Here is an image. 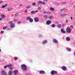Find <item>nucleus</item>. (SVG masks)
Segmentation results:
<instances>
[{
  "mask_svg": "<svg viewBox=\"0 0 75 75\" xmlns=\"http://www.w3.org/2000/svg\"><path fill=\"white\" fill-rule=\"evenodd\" d=\"M21 67L23 71H26V70H27V66H26V65H25V64H22L21 65Z\"/></svg>",
  "mask_w": 75,
  "mask_h": 75,
  "instance_id": "obj_1",
  "label": "nucleus"
},
{
  "mask_svg": "<svg viewBox=\"0 0 75 75\" xmlns=\"http://www.w3.org/2000/svg\"><path fill=\"white\" fill-rule=\"evenodd\" d=\"M66 31L68 33H70L71 32V29L69 28H67L66 29Z\"/></svg>",
  "mask_w": 75,
  "mask_h": 75,
  "instance_id": "obj_2",
  "label": "nucleus"
},
{
  "mask_svg": "<svg viewBox=\"0 0 75 75\" xmlns=\"http://www.w3.org/2000/svg\"><path fill=\"white\" fill-rule=\"evenodd\" d=\"M51 75H54V74H56L57 75V73L56 71L53 70L51 71Z\"/></svg>",
  "mask_w": 75,
  "mask_h": 75,
  "instance_id": "obj_3",
  "label": "nucleus"
},
{
  "mask_svg": "<svg viewBox=\"0 0 75 75\" xmlns=\"http://www.w3.org/2000/svg\"><path fill=\"white\" fill-rule=\"evenodd\" d=\"M2 75H7V74L6 72L4 71H2L1 72Z\"/></svg>",
  "mask_w": 75,
  "mask_h": 75,
  "instance_id": "obj_4",
  "label": "nucleus"
},
{
  "mask_svg": "<svg viewBox=\"0 0 75 75\" xmlns=\"http://www.w3.org/2000/svg\"><path fill=\"white\" fill-rule=\"evenodd\" d=\"M34 20L35 22H38V21H39V19H38V18L36 17L34 19Z\"/></svg>",
  "mask_w": 75,
  "mask_h": 75,
  "instance_id": "obj_5",
  "label": "nucleus"
},
{
  "mask_svg": "<svg viewBox=\"0 0 75 75\" xmlns=\"http://www.w3.org/2000/svg\"><path fill=\"white\" fill-rule=\"evenodd\" d=\"M18 73V71H17V70H14L13 71V74L14 75H17Z\"/></svg>",
  "mask_w": 75,
  "mask_h": 75,
  "instance_id": "obj_6",
  "label": "nucleus"
},
{
  "mask_svg": "<svg viewBox=\"0 0 75 75\" xmlns=\"http://www.w3.org/2000/svg\"><path fill=\"white\" fill-rule=\"evenodd\" d=\"M53 41L56 44H58V40H57L55 39H53Z\"/></svg>",
  "mask_w": 75,
  "mask_h": 75,
  "instance_id": "obj_7",
  "label": "nucleus"
},
{
  "mask_svg": "<svg viewBox=\"0 0 75 75\" xmlns=\"http://www.w3.org/2000/svg\"><path fill=\"white\" fill-rule=\"evenodd\" d=\"M61 33H63V34H65L66 33V31H65L63 29H61Z\"/></svg>",
  "mask_w": 75,
  "mask_h": 75,
  "instance_id": "obj_8",
  "label": "nucleus"
},
{
  "mask_svg": "<svg viewBox=\"0 0 75 75\" xmlns=\"http://www.w3.org/2000/svg\"><path fill=\"white\" fill-rule=\"evenodd\" d=\"M62 69L63 71H66L67 70V67L65 66H63L62 67Z\"/></svg>",
  "mask_w": 75,
  "mask_h": 75,
  "instance_id": "obj_9",
  "label": "nucleus"
},
{
  "mask_svg": "<svg viewBox=\"0 0 75 75\" xmlns=\"http://www.w3.org/2000/svg\"><path fill=\"white\" fill-rule=\"evenodd\" d=\"M40 74H44L45 72L44 71L42 70L40 71Z\"/></svg>",
  "mask_w": 75,
  "mask_h": 75,
  "instance_id": "obj_10",
  "label": "nucleus"
},
{
  "mask_svg": "<svg viewBox=\"0 0 75 75\" xmlns=\"http://www.w3.org/2000/svg\"><path fill=\"white\" fill-rule=\"evenodd\" d=\"M51 22L50 20L48 21H47V22H46V24L47 25H49L50 24H51Z\"/></svg>",
  "mask_w": 75,
  "mask_h": 75,
  "instance_id": "obj_11",
  "label": "nucleus"
},
{
  "mask_svg": "<svg viewBox=\"0 0 75 75\" xmlns=\"http://www.w3.org/2000/svg\"><path fill=\"white\" fill-rule=\"evenodd\" d=\"M66 40L67 41H70V38L69 37H67L66 38Z\"/></svg>",
  "mask_w": 75,
  "mask_h": 75,
  "instance_id": "obj_12",
  "label": "nucleus"
},
{
  "mask_svg": "<svg viewBox=\"0 0 75 75\" xmlns=\"http://www.w3.org/2000/svg\"><path fill=\"white\" fill-rule=\"evenodd\" d=\"M66 49L68 51H69V52H70V51H71V49L70 48H69V47H67L66 48Z\"/></svg>",
  "mask_w": 75,
  "mask_h": 75,
  "instance_id": "obj_13",
  "label": "nucleus"
},
{
  "mask_svg": "<svg viewBox=\"0 0 75 75\" xmlns=\"http://www.w3.org/2000/svg\"><path fill=\"white\" fill-rule=\"evenodd\" d=\"M29 21L30 23H33V19L32 18H30L29 19Z\"/></svg>",
  "mask_w": 75,
  "mask_h": 75,
  "instance_id": "obj_14",
  "label": "nucleus"
},
{
  "mask_svg": "<svg viewBox=\"0 0 75 75\" xmlns=\"http://www.w3.org/2000/svg\"><path fill=\"white\" fill-rule=\"evenodd\" d=\"M1 16V18H5L6 16L3 15H2Z\"/></svg>",
  "mask_w": 75,
  "mask_h": 75,
  "instance_id": "obj_15",
  "label": "nucleus"
},
{
  "mask_svg": "<svg viewBox=\"0 0 75 75\" xmlns=\"http://www.w3.org/2000/svg\"><path fill=\"white\" fill-rule=\"evenodd\" d=\"M6 6H7V4H6L5 5H4L2 6L1 7L2 8H5Z\"/></svg>",
  "mask_w": 75,
  "mask_h": 75,
  "instance_id": "obj_16",
  "label": "nucleus"
},
{
  "mask_svg": "<svg viewBox=\"0 0 75 75\" xmlns=\"http://www.w3.org/2000/svg\"><path fill=\"white\" fill-rule=\"evenodd\" d=\"M12 8H8L7 10L8 11H11L12 10Z\"/></svg>",
  "mask_w": 75,
  "mask_h": 75,
  "instance_id": "obj_17",
  "label": "nucleus"
},
{
  "mask_svg": "<svg viewBox=\"0 0 75 75\" xmlns=\"http://www.w3.org/2000/svg\"><path fill=\"white\" fill-rule=\"evenodd\" d=\"M12 74V71H9L8 72V75H11Z\"/></svg>",
  "mask_w": 75,
  "mask_h": 75,
  "instance_id": "obj_18",
  "label": "nucleus"
},
{
  "mask_svg": "<svg viewBox=\"0 0 75 75\" xmlns=\"http://www.w3.org/2000/svg\"><path fill=\"white\" fill-rule=\"evenodd\" d=\"M47 41L46 40H45L43 42V44H46L47 43Z\"/></svg>",
  "mask_w": 75,
  "mask_h": 75,
  "instance_id": "obj_19",
  "label": "nucleus"
},
{
  "mask_svg": "<svg viewBox=\"0 0 75 75\" xmlns=\"http://www.w3.org/2000/svg\"><path fill=\"white\" fill-rule=\"evenodd\" d=\"M30 18H30V17H27L26 18V20H28V21H29Z\"/></svg>",
  "mask_w": 75,
  "mask_h": 75,
  "instance_id": "obj_20",
  "label": "nucleus"
},
{
  "mask_svg": "<svg viewBox=\"0 0 75 75\" xmlns=\"http://www.w3.org/2000/svg\"><path fill=\"white\" fill-rule=\"evenodd\" d=\"M57 27L58 28H61V25L59 24L57 25Z\"/></svg>",
  "mask_w": 75,
  "mask_h": 75,
  "instance_id": "obj_21",
  "label": "nucleus"
},
{
  "mask_svg": "<svg viewBox=\"0 0 75 75\" xmlns=\"http://www.w3.org/2000/svg\"><path fill=\"white\" fill-rule=\"evenodd\" d=\"M11 27H12V28H13V27H14V24H12L10 25Z\"/></svg>",
  "mask_w": 75,
  "mask_h": 75,
  "instance_id": "obj_22",
  "label": "nucleus"
},
{
  "mask_svg": "<svg viewBox=\"0 0 75 75\" xmlns=\"http://www.w3.org/2000/svg\"><path fill=\"white\" fill-rule=\"evenodd\" d=\"M50 10H51V11H54V9L53 8H50Z\"/></svg>",
  "mask_w": 75,
  "mask_h": 75,
  "instance_id": "obj_23",
  "label": "nucleus"
},
{
  "mask_svg": "<svg viewBox=\"0 0 75 75\" xmlns=\"http://www.w3.org/2000/svg\"><path fill=\"white\" fill-rule=\"evenodd\" d=\"M9 69L10 70H13V67H11L9 68Z\"/></svg>",
  "mask_w": 75,
  "mask_h": 75,
  "instance_id": "obj_24",
  "label": "nucleus"
},
{
  "mask_svg": "<svg viewBox=\"0 0 75 75\" xmlns=\"http://www.w3.org/2000/svg\"><path fill=\"white\" fill-rule=\"evenodd\" d=\"M52 27L53 28H54V27H55V25L54 24H52Z\"/></svg>",
  "mask_w": 75,
  "mask_h": 75,
  "instance_id": "obj_25",
  "label": "nucleus"
},
{
  "mask_svg": "<svg viewBox=\"0 0 75 75\" xmlns=\"http://www.w3.org/2000/svg\"><path fill=\"white\" fill-rule=\"evenodd\" d=\"M42 2H41V1H39V3H38V4H42Z\"/></svg>",
  "mask_w": 75,
  "mask_h": 75,
  "instance_id": "obj_26",
  "label": "nucleus"
},
{
  "mask_svg": "<svg viewBox=\"0 0 75 75\" xmlns=\"http://www.w3.org/2000/svg\"><path fill=\"white\" fill-rule=\"evenodd\" d=\"M7 67H9V68H10V67H11V65L10 64L7 65Z\"/></svg>",
  "mask_w": 75,
  "mask_h": 75,
  "instance_id": "obj_27",
  "label": "nucleus"
},
{
  "mask_svg": "<svg viewBox=\"0 0 75 75\" xmlns=\"http://www.w3.org/2000/svg\"><path fill=\"white\" fill-rule=\"evenodd\" d=\"M14 59L15 60H17V59H18V58H17V57H16L14 58Z\"/></svg>",
  "mask_w": 75,
  "mask_h": 75,
  "instance_id": "obj_28",
  "label": "nucleus"
},
{
  "mask_svg": "<svg viewBox=\"0 0 75 75\" xmlns=\"http://www.w3.org/2000/svg\"><path fill=\"white\" fill-rule=\"evenodd\" d=\"M7 26H6V27H3L4 30H6V29L7 28Z\"/></svg>",
  "mask_w": 75,
  "mask_h": 75,
  "instance_id": "obj_29",
  "label": "nucleus"
},
{
  "mask_svg": "<svg viewBox=\"0 0 75 75\" xmlns=\"http://www.w3.org/2000/svg\"><path fill=\"white\" fill-rule=\"evenodd\" d=\"M38 11V10H37L36 11H34V12L35 13H37Z\"/></svg>",
  "mask_w": 75,
  "mask_h": 75,
  "instance_id": "obj_30",
  "label": "nucleus"
},
{
  "mask_svg": "<svg viewBox=\"0 0 75 75\" xmlns=\"http://www.w3.org/2000/svg\"><path fill=\"white\" fill-rule=\"evenodd\" d=\"M49 18L51 19L53 17H52V16H50L49 17Z\"/></svg>",
  "mask_w": 75,
  "mask_h": 75,
  "instance_id": "obj_31",
  "label": "nucleus"
},
{
  "mask_svg": "<svg viewBox=\"0 0 75 75\" xmlns=\"http://www.w3.org/2000/svg\"><path fill=\"white\" fill-rule=\"evenodd\" d=\"M31 14H34L35 13L34 11H31Z\"/></svg>",
  "mask_w": 75,
  "mask_h": 75,
  "instance_id": "obj_32",
  "label": "nucleus"
},
{
  "mask_svg": "<svg viewBox=\"0 0 75 75\" xmlns=\"http://www.w3.org/2000/svg\"><path fill=\"white\" fill-rule=\"evenodd\" d=\"M33 6H35V5H36V4L35 3H33Z\"/></svg>",
  "mask_w": 75,
  "mask_h": 75,
  "instance_id": "obj_33",
  "label": "nucleus"
},
{
  "mask_svg": "<svg viewBox=\"0 0 75 75\" xmlns=\"http://www.w3.org/2000/svg\"><path fill=\"white\" fill-rule=\"evenodd\" d=\"M26 8H30V6H27Z\"/></svg>",
  "mask_w": 75,
  "mask_h": 75,
  "instance_id": "obj_34",
  "label": "nucleus"
},
{
  "mask_svg": "<svg viewBox=\"0 0 75 75\" xmlns=\"http://www.w3.org/2000/svg\"><path fill=\"white\" fill-rule=\"evenodd\" d=\"M42 8L41 7H39L38 8V10H40Z\"/></svg>",
  "mask_w": 75,
  "mask_h": 75,
  "instance_id": "obj_35",
  "label": "nucleus"
},
{
  "mask_svg": "<svg viewBox=\"0 0 75 75\" xmlns=\"http://www.w3.org/2000/svg\"><path fill=\"white\" fill-rule=\"evenodd\" d=\"M13 23V22L12 21H11L9 22V24H12Z\"/></svg>",
  "mask_w": 75,
  "mask_h": 75,
  "instance_id": "obj_36",
  "label": "nucleus"
},
{
  "mask_svg": "<svg viewBox=\"0 0 75 75\" xmlns=\"http://www.w3.org/2000/svg\"><path fill=\"white\" fill-rule=\"evenodd\" d=\"M43 13L44 14H46V13H47V12L45 11L43 12Z\"/></svg>",
  "mask_w": 75,
  "mask_h": 75,
  "instance_id": "obj_37",
  "label": "nucleus"
},
{
  "mask_svg": "<svg viewBox=\"0 0 75 75\" xmlns=\"http://www.w3.org/2000/svg\"><path fill=\"white\" fill-rule=\"evenodd\" d=\"M44 18H47V16L46 15H45V16H44Z\"/></svg>",
  "mask_w": 75,
  "mask_h": 75,
  "instance_id": "obj_38",
  "label": "nucleus"
},
{
  "mask_svg": "<svg viewBox=\"0 0 75 75\" xmlns=\"http://www.w3.org/2000/svg\"><path fill=\"white\" fill-rule=\"evenodd\" d=\"M65 8H64L63 9H61L60 10V11H63L64 10H65Z\"/></svg>",
  "mask_w": 75,
  "mask_h": 75,
  "instance_id": "obj_39",
  "label": "nucleus"
},
{
  "mask_svg": "<svg viewBox=\"0 0 75 75\" xmlns=\"http://www.w3.org/2000/svg\"><path fill=\"white\" fill-rule=\"evenodd\" d=\"M20 23H21V21H19L17 23L18 24H20Z\"/></svg>",
  "mask_w": 75,
  "mask_h": 75,
  "instance_id": "obj_40",
  "label": "nucleus"
},
{
  "mask_svg": "<svg viewBox=\"0 0 75 75\" xmlns=\"http://www.w3.org/2000/svg\"><path fill=\"white\" fill-rule=\"evenodd\" d=\"M25 13H27V9H26L25 10Z\"/></svg>",
  "mask_w": 75,
  "mask_h": 75,
  "instance_id": "obj_41",
  "label": "nucleus"
},
{
  "mask_svg": "<svg viewBox=\"0 0 75 75\" xmlns=\"http://www.w3.org/2000/svg\"><path fill=\"white\" fill-rule=\"evenodd\" d=\"M18 16V14L17 13H16L15 15V17H16V16Z\"/></svg>",
  "mask_w": 75,
  "mask_h": 75,
  "instance_id": "obj_42",
  "label": "nucleus"
},
{
  "mask_svg": "<svg viewBox=\"0 0 75 75\" xmlns=\"http://www.w3.org/2000/svg\"><path fill=\"white\" fill-rule=\"evenodd\" d=\"M70 27H71V28H73L74 27V26L72 25H71Z\"/></svg>",
  "mask_w": 75,
  "mask_h": 75,
  "instance_id": "obj_43",
  "label": "nucleus"
},
{
  "mask_svg": "<svg viewBox=\"0 0 75 75\" xmlns=\"http://www.w3.org/2000/svg\"><path fill=\"white\" fill-rule=\"evenodd\" d=\"M66 23H68V20H66Z\"/></svg>",
  "mask_w": 75,
  "mask_h": 75,
  "instance_id": "obj_44",
  "label": "nucleus"
},
{
  "mask_svg": "<svg viewBox=\"0 0 75 75\" xmlns=\"http://www.w3.org/2000/svg\"><path fill=\"white\" fill-rule=\"evenodd\" d=\"M3 3V1H0V4H1Z\"/></svg>",
  "mask_w": 75,
  "mask_h": 75,
  "instance_id": "obj_45",
  "label": "nucleus"
},
{
  "mask_svg": "<svg viewBox=\"0 0 75 75\" xmlns=\"http://www.w3.org/2000/svg\"><path fill=\"white\" fill-rule=\"evenodd\" d=\"M7 66H5L4 67V68H7Z\"/></svg>",
  "mask_w": 75,
  "mask_h": 75,
  "instance_id": "obj_46",
  "label": "nucleus"
},
{
  "mask_svg": "<svg viewBox=\"0 0 75 75\" xmlns=\"http://www.w3.org/2000/svg\"><path fill=\"white\" fill-rule=\"evenodd\" d=\"M42 4H44V5L45 4V3L44 2H42Z\"/></svg>",
  "mask_w": 75,
  "mask_h": 75,
  "instance_id": "obj_47",
  "label": "nucleus"
},
{
  "mask_svg": "<svg viewBox=\"0 0 75 75\" xmlns=\"http://www.w3.org/2000/svg\"><path fill=\"white\" fill-rule=\"evenodd\" d=\"M1 33H4V31H1Z\"/></svg>",
  "mask_w": 75,
  "mask_h": 75,
  "instance_id": "obj_48",
  "label": "nucleus"
},
{
  "mask_svg": "<svg viewBox=\"0 0 75 75\" xmlns=\"http://www.w3.org/2000/svg\"><path fill=\"white\" fill-rule=\"evenodd\" d=\"M70 18L71 19V20H73V19L72 18V17H71Z\"/></svg>",
  "mask_w": 75,
  "mask_h": 75,
  "instance_id": "obj_49",
  "label": "nucleus"
},
{
  "mask_svg": "<svg viewBox=\"0 0 75 75\" xmlns=\"http://www.w3.org/2000/svg\"><path fill=\"white\" fill-rule=\"evenodd\" d=\"M13 21H14V22H16V20L14 19Z\"/></svg>",
  "mask_w": 75,
  "mask_h": 75,
  "instance_id": "obj_50",
  "label": "nucleus"
},
{
  "mask_svg": "<svg viewBox=\"0 0 75 75\" xmlns=\"http://www.w3.org/2000/svg\"><path fill=\"white\" fill-rule=\"evenodd\" d=\"M25 75H31V74H26Z\"/></svg>",
  "mask_w": 75,
  "mask_h": 75,
  "instance_id": "obj_51",
  "label": "nucleus"
},
{
  "mask_svg": "<svg viewBox=\"0 0 75 75\" xmlns=\"http://www.w3.org/2000/svg\"><path fill=\"white\" fill-rule=\"evenodd\" d=\"M7 30H10V28H7Z\"/></svg>",
  "mask_w": 75,
  "mask_h": 75,
  "instance_id": "obj_52",
  "label": "nucleus"
},
{
  "mask_svg": "<svg viewBox=\"0 0 75 75\" xmlns=\"http://www.w3.org/2000/svg\"><path fill=\"white\" fill-rule=\"evenodd\" d=\"M0 20H2V18H0Z\"/></svg>",
  "mask_w": 75,
  "mask_h": 75,
  "instance_id": "obj_53",
  "label": "nucleus"
},
{
  "mask_svg": "<svg viewBox=\"0 0 75 75\" xmlns=\"http://www.w3.org/2000/svg\"><path fill=\"white\" fill-rule=\"evenodd\" d=\"M62 25H63V26L65 25V24H63Z\"/></svg>",
  "mask_w": 75,
  "mask_h": 75,
  "instance_id": "obj_54",
  "label": "nucleus"
},
{
  "mask_svg": "<svg viewBox=\"0 0 75 75\" xmlns=\"http://www.w3.org/2000/svg\"><path fill=\"white\" fill-rule=\"evenodd\" d=\"M62 16H65V15L64 14L62 15Z\"/></svg>",
  "mask_w": 75,
  "mask_h": 75,
  "instance_id": "obj_55",
  "label": "nucleus"
},
{
  "mask_svg": "<svg viewBox=\"0 0 75 75\" xmlns=\"http://www.w3.org/2000/svg\"><path fill=\"white\" fill-rule=\"evenodd\" d=\"M64 4H65L67 3V2H64Z\"/></svg>",
  "mask_w": 75,
  "mask_h": 75,
  "instance_id": "obj_56",
  "label": "nucleus"
},
{
  "mask_svg": "<svg viewBox=\"0 0 75 75\" xmlns=\"http://www.w3.org/2000/svg\"><path fill=\"white\" fill-rule=\"evenodd\" d=\"M45 1H47V0H45Z\"/></svg>",
  "mask_w": 75,
  "mask_h": 75,
  "instance_id": "obj_57",
  "label": "nucleus"
},
{
  "mask_svg": "<svg viewBox=\"0 0 75 75\" xmlns=\"http://www.w3.org/2000/svg\"><path fill=\"white\" fill-rule=\"evenodd\" d=\"M74 25H75V22H74Z\"/></svg>",
  "mask_w": 75,
  "mask_h": 75,
  "instance_id": "obj_58",
  "label": "nucleus"
},
{
  "mask_svg": "<svg viewBox=\"0 0 75 75\" xmlns=\"http://www.w3.org/2000/svg\"><path fill=\"white\" fill-rule=\"evenodd\" d=\"M1 50L0 49V52H1Z\"/></svg>",
  "mask_w": 75,
  "mask_h": 75,
  "instance_id": "obj_59",
  "label": "nucleus"
},
{
  "mask_svg": "<svg viewBox=\"0 0 75 75\" xmlns=\"http://www.w3.org/2000/svg\"><path fill=\"white\" fill-rule=\"evenodd\" d=\"M67 9H66V11H67Z\"/></svg>",
  "mask_w": 75,
  "mask_h": 75,
  "instance_id": "obj_60",
  "label": "nucleus"
},
{
  "mask_svg": "<svg viewBox=\"0 0 75 75\" xmlns=\"http://www.w3.org/2000/svg\"><path fill=\"white\" fill-rule=\"evenodd\" d=\"M59 0V1H61V0Z\"/></svg>",
  "mask_w": 75,
  "mask_h": 75,
  "instance_id": "obj_61",
  "label": "nucleus"
},
{
  "mask_svg": "<svg viewBox=\"0 0 75 75\" xmlns=\"http://www.w3.org/2000/svg\"><path fill=\"white\" fill-rule=\"evenodd\" d=\"M74 7H75V5L74 6Z\"/></svg>",
  "mask_w": 75,
  "mask_h": 75,
  "instance_id": "obj_62",
  "label": "nucleus"
},
{
  "mask_svg": "<svg viewBox=\"0 0 75 75\" xmlns=\"http://www.w3.org/2000/svg\"><path fill=\"white\" fill-rule=\"evenodd\" d=\"M74 15L75 16V14H74Z\"/></svg>",
  "mask_w": 75,
  "mask_h": 75,
  "instance_id": "obj_63",
  "label": "nucleus"
},
{
  "mask_svg": "<svg viewBox=\"0 0 75 75\" xmlns=\"http://www.w3.org/2000/svg\"><path fill=\"white\" fill-rule=\"evenodd\" d=\"M0 40H1V38H0Z\"/></svg>",
  "mask_w": 75,
  "mask_h": 75,
  "instance_id": "obj_64",
  "label": "nucleus"
}]
</instances>
